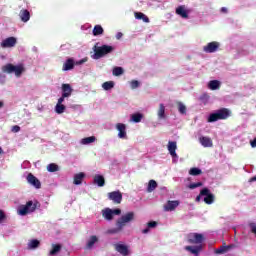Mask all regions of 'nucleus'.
Listing matches in <instances>:
<instances>
[{
	"label": "nucleus",
	"instance_id": "a211bd4d",
	"mask_svg": "<svg viewBox=\"0 0 256 256\" xmlns=\"http://www.w3.org/2000/svg\"><path fill=\"white\" fill-rule=\"evenodd\" d=\"M168 151L171 155V157H177V142L175 141H169L168 142Z\"/></svg>",
	"mask_w": 256,
	"mask_h": 256
},
{
	"label": "nucleus",
	"instance_id": "20e7f679",
	"mask_svg": "<svg viewBox=\"0 0 256 256\" xmlns=\"http://www.w3.org/2000/svg\"><path fill=\"white\" fill-rule=\"evenodd\" d=\"M99 43L95 44L93 47L94 55L93 59H101L102 57H105V55H109V53H113V46L109 45H102L98 46Z\"/></svg>",
	"mask_w": 256,
	"mask_h": 256
},
{
	"label": "nucleus",
	"instance_id": "5701e85b",
	"mask_svg": "<svg viewBox=\"0 0 256 256\" xmlns=\"http://www.w3.org/2000/svg\"><path fill=\"white\" fill-rule=\"evenodd\" d=\"M83 179H85V173L83 172L74 175V185H81V183H83Z\"/></svg>",
	"mask_w": 256,
	"mask_h": 256
},
{
	"label": "nucleus",
	"instance_id": "412c9836",
	"mask_svg": "<svg viewBox=\"0 0 256 256\" xmlns=\"http://www.w3.org/2000/svg\"><path fill=\"white\" fill-rule=\"evenodd\" d=\"M199 142L201 143L202 147H213V140L207 136L200 137Z\"/></svg>",
	"mask_w": 256,
	"mask_h": 256
},
{
	"label": "nucleus",
	"instance_id": "0eeeda50",
	"mask_svg": "<svg viewBox=\"0 0 256 256\" xmlns=\"http://www.w3.org/2000/svg\"><path fill=\"white\" fill-rule=\"evenodd\" d=\"M121 213V209H110V208H105L102 210V217L106 219V221H112L114 215H119Z\"/></svg>",
	"mask_w": 256,
	"mask_h": 256
},
{
	"label": "nucleus",
	"instance_id": "423d86ee",
	"mask_svg": "<svg viewBox=\"0 0 256 256\" xmlns=\"http://www.w3.org/2000/svg\"><path fill=\"white\" fill-rule=\"evenodd\" d=\"M2 71L4 73H15L16 77H21V74L23 73V71H25V68L23 67V65H7L3 66Z\"/></svg>",
	"mask_w": 256,
	"mask_h": 256
},
{
	"label": "nucleus",
	"instance_id": "5fc2aeb1",
	"mask_svg": "<svg viewBox=\"0 0 256 256\" xmlns=\"http://www.w3.org/2000/svg\"><path fill=\"white\" fill-rule=\"evenodd\" d=\"M221 12H222V13H227V8L222 7V8H221Z\"/></svg>",
	"mask_w": 256,
	"mask_h": 256
},
{
	"label": "nucleus",
	"instance_id": "09e8293b",
	"mask_svg": "<svg viewBox=\"0 0 256 256\" xmlns=\"http://www.w3.org/2000/svg\"><path fill=\"white\" fill-rule=\"evenodd\" d=\"M83 63H87V58H83L79 62L76 63V65H83Z\"/></svg>",
	"mask_w": 256,
	"mask_h": 256
},
{
	"label": "nucleus",
	"instance_id": "79ce46f5",
	"mask_svg": "<svg viewBox=\"0 0 256 256\" xmlns=\"http://www.w3.org/2000/svg\"><path fill=\"white\" fill-rule=\"evenodd\" d=\"M75 68V65H64L62 71H72Z\"/></svg>",
	"mask_w": 256,
	"mask_h": 256
},
{
	"label": "nucleus",
	"instance_id": "1a4fd4ad",
	"mask_svg": "<svg viewBox=\"0 0 256 256\" xmlns=\"http://www.w3.org/2000/svg\"><path fill=\"white\" fill-rule=\"evenodd\" d=\"M108 199L113 201L116 205H119L123 201V194L121 191H113L108 193Z\"/></svg>",
	"mask_w": 256,
	"mask_h": 256
},
{
	"label": "nucleus",
	"instance_id": "de8ad7c7",
	"mask_svg": "<svg viewBox=\"0 0 256 256\" xmlns=\"http://www.w3.org/2000/svg\"><path fill=\"white\" fill-rule=\"evenodd\" d=\"M66 98H67V97H63V94H62V96L58 99L57 104H58V105H63V101H65Z\"/></svg>",
	"mask_w": 256,
	"mask_h": 256
},
{
	"label": "nucleus",
	"instance_id": "a19ab883",
	"mask_svg": "<svg viewBox=\"0 0 256 256\" xmlns=\"http://www.w3.org/2000/svg\"><path fill=\"white\" fill-rule=\"evenodd\" d=\"M130 87H131V89H137V87H139V81H137V80H132V81L130 82Z\"/></svg>",
	"mask_w": 256,
	"mask_h": 256
},
{
	"label": "nucleus",
	"instance_id": "f3484780",
	"mask_svg": "<svg viewBox=\"0 0 256 256\" xmlns=\"http://www.w3.org/2000/svg\"><path fill=\"white\" fill-rule=\"evenodd\" d=\"M19 17L22 21V23H27L29 19H31V13L27 9H22L19 12Z\"/></svg>",
	"mask_w": 256,
	"mask_h": 256
},
{
	"label": "nucleus",
	"instance_id": "4be33fe9",
	"mask_svg": "<svg viewBox=\"0 0 256 256\" xmlns=\"http://www.w3.org/2000/svg\"><path fill=\"white\" fill-rule=\"evenodd\" d=\"M94 185H97L98 187H105V177L100 174L95 175Z\"/></svg>",
	"mask_w": 256,
	"mask_h": 256
},
{
	"label": "nucleus",
	"instance_id": "49530a36",
	"mask_svg": "<svg viewBox=\"0 0 256 256\" xmlns=\"http://www.w3.org/2000/svg\"><path fill=\"white\" fill-rule=\"evenodd\" d=\"M12 131H14V133H19L21 131V127H19L18 125L13 126Z\"/></svg>",
	"mask_w": 256,
	"mask_h": 256
},
{
	"label": "nucleus",
	"instance_id": "864d4df0",
	"mask_svg": "<svg viewBox=\"0 0 256 256\" xmlns=\"http://www.w3.org/2000/svg\"><path fill=\"white\" fill-rule=\"evenodd\" d=\"M142 233H144V235L147 234V233H149V228L143 229V230H142Z\"/></svg>",
	"mask_w": 256,
	"mask_h": 256
},
{
	"label": "nucleus",
	"instance_id": "37998d69",
	"mask_svg": "<svg viewBox=\"0 0 256 256\" xmlns=\"http://www.w3.org/2000/svg\"><path fill=\"white\" fill-rule=\"evenodd\" d=\"M147 227H148V229H153V228L157 227V222L150 221L147 223Z\"/></svg>",
	"mask_w": 256,
	"mask_h": 256
},
{
	"label": "nucleus",
	"instance_id": "c85d7f7f",
	"mask_svg": "<svg viewBox=\"0 0 256 256\" xmlns=\"http://www.w3.org/2000/svg\"><path fill=\"white\" fill-rule=\"evenodd\" d=\"M61 244H52V249L49 253V255L53 256V255H57V253H59L61 251Z\"/></svg>",
	"mask_w": 256,
	"mask_h": 256
},
{
	"label": "nucleus",
	"instance_id": "7c9ffc66",
	"mask_svg": "<svg viewBox=\"0 0 256 256\" xmlns=\"http://www.w3.org/2000/svg\"><path fill=\"white\" fill-rule=\"evenodd\" d=\"M178 111L181 115H187V106L182 102H177Z\"/></svg>",
	"mask_w": 256,
	"mask_h": 256
},
{
	"label": "nucleus",
	"instance_id": "aec40b11",
	"mask_svg": "<svg viewBox=\"0 0 256 256\" xmlns=\"http://www.w3.org/2000/svg\"><path fill=\"white\" fill-rule=\"evenodd\" d=\"M72 93H73V88H71V84H62L63 97H71Z\"/></svg>",
	"mask_w": 256,
	"mask_h": 256
},
{
	"label": "nucleus",
	"instance_id": "7ed1b4c3",
	"mask_svg": "<svg viewBox=\"0 0 256 256\" xmlns=\"http://www.w3.org/2000/svg\"><path fill=\"white\" fill-rule=\"evenodd\" d=\"M230 115L231 110H229V108H221L215 113L210 114L207 121L208 123H215V121H225V119H229Z\"/></svg>",
	"mask_w": 256,
	"mask_h": 256
},
{
	"label": "nucleus",
	"instance_id": "f8f14e48",
	"mask_svg": "<svg viewBox=\"0 0 256 256\" xmlns=\"http://www.w3.org/2000/svg\"><path fill=\"white\" fill-rule=\"evenodd\" d=\"M15 45H17V38H15V37H8V38L4 39L1 43V46L4 49L15 47Z\"/></svg>",
	"mask_w": 256,
	"mask_h": 256
},
{
	"label": "nucleus",
	"instance_id": "2eb2a0df",
	"mask_svg": "<svg viewBox=\"0 0 256 256\" xmlns=\"http://www.w3.org/2000/svg\"><path fill=\"white\" fill-rule=\"evenodd\" d=\"M115 250L120 253V255L128 256L129 255V247L125 244H116Z\"/></svg>",
	"mask_w": 256,
	"mask_h": 256
},
{
	"label": "nucleus",
	"instance_id": "cd10ccee",
	"mask_svg": "<svg viewBox=\"0 0 256 256\" xmlns=\"http://www.w3.org/2000/svg\"><path fill=\"white\" fill-rule=\"evenodd\" d=\"M41 245V242L37 239H32L28 242V249H37Z\"/></svg>",
	"mask_w": 256,
	"mask_h": 256
},
{
	"label": "nucleus",
	"instance_id": "473e14b6",
	"mask_svg": "<svg viewBox=\"0 0 256 256\" xmlns=\"http://www.w3.org/2000/svg\"><path fill=\"white\" fill-rule=\"evenodd\" d=\"M156 189H157V182L155 180H150L148 183L147 192L153 193V191Z\"/></svg>",
	"mask_w": 256,
	"mask_h": 256
},
{
	"label": "nucleus",
	"instance_id": "c9c22d12",
	"mask_svg": "<svg viewBox=\"0 0 256 256\" xmlns=\"http://www.w3.org/2000/svg\"><path fill=\"white\" fill-rule=\"evenodd\" d=\"M47 171H49V173H55L59 171V165L51 163L47 166Z\"/></svg>",
	"mask_w": 256,
	"mask_h": 256
},
{
	"label": "nucleus",
	"instance_id": "6ab92c4d",
	"mask_svg": "<svg viewBox=\"0 0 256 256\" xmlns=\"http://www.w3.org/2000/svg\"><path fill=\"white\" fill-rule=\"evenodd\" d=\"M177 207H179V201L174 200L171 201L169 200L167 202V204L164 206L165 211H175V209H177Z\"/></svg>",
	"mask_w": 256,
	"mask_h": 256
},
{
	"label": "nucleus",
	"instance_id": "39448f33",
	"mask_svg": "<svg viewBox=\"0 0 256 256\" xmlns=\"http://www.w3.org/2000/svg\"><path fill=\"white\" fill-rule=\"evenodd\" d=\"M37 209V203H33V201H28L26 205H21L18 208V213L22 216L29 215V213H33Z\"/></svg>",
	"mask_w": 256,
	"mask_h": 256
},
{
	"label": "nucleus",
	"instance_id": "9b49d317",
	"mask_svg": "<svg viewBox=\"0 0 256 256\" xmlns=\"http://www.w3.org/2000/svg\"><path fill=\"white\" fill-rule=\"evenodd\" d=\"M26 179L29 185H32V187H35V189H41V181H39L38 178L35 177V175L29 173Z\"/></svg>",
	"mask_w": 256,
	"mask_h": 256
},
{
	"label": "nucleus",
	"instance_id": "a878e982",
	"mask_svg": "<svg viewBox=\"0 0 256 256\" xmlns=\"http://www.w3.org/2000/svg\"><path fill=\"white\" fill-rule=\"evenodd\" d=\"M92 33L94 37H98V35H103V33H105V30L103 29L102 25H95Z\"/></svg>",
	"mask_w": 256,
	"mask_h": 256
},
{
	"label": "nucleus",
	"instance_id": "3c124183",
	"mask_svg": "<svg viewBox=\"0 0 256 256\" xmlns=\"http://www.w3.org/2000/svg\"><path fill=\"white\" fill-rule=\"evenodd\" d=\"M121 37H123V33L118 32V33L116 34V39H121Z\"/></svg>",
	"mask_w": 256,
	"mask_h": 256
},
{
	"label": "nucleus",
	"instance_id": "bf43d9fd",
	"mask_svg": "<svg viewBox=\"0 0 256 256\" xmlns=\"http://www.w3.org/2000/svg\"><path fill=\"white\" fill-rule=\"evenodd\" d=\"M8 65H11V63H8Z\"/></svg>",
	"mask_w": 256,
	"mask_h": 256
},
{
	"label": "nucleus",
	"instance_id": "e433bc0d",
	"mask_svg": "<svg viewBox=\"0 0 256 256\" xmlns=\"http://www.w3.org/2000/svg\"><path fill=\"white\" fill-rule=\"evenodd\" d=\"M201 173H203V171L199 168H191L189 170V175H192L193 177H197V175H201Z\"/></svg>",
	"mask_w": 256,
	"mask_h": 256
},
{
	"label": "nucleus",
	"instance_id": "393cba45",
	"mask_svg": "<svg viewBox=\"0 0 256 256\" xmlns=\"http://www.w3.org/2000/svg\"><path fill=\"white\" fill-rule=\"evenodd\" d=\"M99 241V238L95 235H92L90 236L87 244H86V247L87 249H93V246L95 245V243H97Z\"/></svg>",
	"mask_w": 256,
	"mask_h": 256
},
{
	"label": "nucleus",
	"instance_id": "603ef678",
	"mask_svg": "<svg viewBox=\"0 0 256 256\" xmlns=\"http://www.w3.org/2000/svg\"><path fill=\"white\" fill-rule=\"evenodd\" d=\"M201 196H202V195L200 194V195H198V196L196 197V202H197V203H199V201H201Z\"/></svg>",
	"mask_w": 256,
	"mask_h": 256
},
{
	"label": "nucleus",
	"instance_id": "c03bdc74",
	"mask_svg": "<svg viewBox=\"0 0 256 256\" xmlns=\"http://www.w3.org/2000/svg\"><path fill=\"white\" fill-rule=\"evenodd\" d=\"M7 219V216L5 215V212L3 210H0V223H3Z\"/></svg>",
	"mask_w": 256,
	"mask_h": 256
},
{
	"label": "nucleus",
	"instance_id": "13d9d810",
	"mask_svg": "<svg viewBox=\"0 0 256 256\" xmlns=\"http://www.w3.org/2000/svg\"><path fill=\"white\" fill-rule=\"evenodd\" d=\"M0 155H3V148L0 147Z\"/></svg>",
	"mask_w": 256,
	"mask_h": 256
},
{
	"label": "nucleus",
	"instance_id": "4d7b16f0",
	"mask_svg": "<svg viewBox=\"0 0 256 256\" xmlns=\"http://www.w3.org/2000/svg\"><path fill=\"white\" fill-rule=\"evenodd\" d=\"M250 181H256V176L252 177Z\"/></svg>",
	"mask_w": 256,
	"mask_h": 256
},
{
	"label": "nucleus",
	"instance_id": "9d476101",
	"mask_svg": "<svg viewBox=\"0 0 256 256\" xmlns=\"http://www.w3.org/2000/svg\"><path fill=\"white\" fill-rule=\"evenodd\" d=\"M219 47H221V44L217 41H213L204 46L203 51L205 53H216V51H219Z\"/></svg>",
	"mask_w": 256,
	"mask_h": 256
},
{
	"label": "nucleus",
	"instance_id": "a18cd8bd",
	"mask_svg": "<svg viewBox=\"0 0 256 256\" xmlns=\"http://www.w3.org/2000/svg\"><path fill=\"white\" fill-rule=\"evenodd\" d=\"M64 65H75V59L69 58L68 60H66Z\"/></svg>",
	"mask_w": 256,
	"mask_h": 256
},
{
	"label": "nucleus",
	"instance_id": "2f4dec72",
	"mask_svg": "<svg viewBox=\"0 0 256 256\" xmlns=\"http://www.w3.org/2000/svg\"><path fill=\"white\" fill-rule=\"evenodd\" d=\"M95 141H97V138L95 136H90V137L83 138L81 140V143L82 145H89V143H95Z\"/></svg>",
	"mask_w": 256,
	"mask_h": 256
},
{
	"label": "nucleus",
	"instance_id": "f03ea898",
	"mask_svg": "<svg viewBox=\"0 0 256 256\" xmlns=\"http://www.w3.org/2000/svg\"><path fill=\"white\" fill-rule=\"evenodd\" d=\"M134 220H135V212L126 213L116 221V228L111 230V233H119L123 231V227H125L127 223H131V221H134Z\"/></svg>",
	"mask_w": 256,
	"mask_h": 256
},
{
	"label": "nucleus",
	"instance_id": "4c0bfd02",
	"mask_svg": "<svg viewBox=\"0 0 256 256\" xmlns=\"http://www.w3.org/2000/svg\"><path fill=\"white\" fill-rule=\"evenodd\" d=\"M55 111L56 113H58V115H61V113H65V105L56 104Z\"/></svg>",
	"mask_w": 256,
	"mask_h": 256
},
{
	"label": "nucleus",
	"instance_id": "dca6fc26",
	"mask_svg": "<svg viewBox=\"0 0 256 256\" xmlns=\"http://www.w3.org/2000/svg\"><path fill=\"white\" fill-rule=\"evenodd\" d=\"M176 14L180 15L182 19H189V11L185 8V5L179 6L176 8Z\"/></svg>",
	"mask_w": 256,
	"mask_h": 256
},
{
	"label": "nucleus",
	"instance_id": "ea45409f",
	"mask_svg": "<svg viewBox=\"0 0 256 256\" xmlns=\"http://www.w3.org/2000/svg\"><path fill=\"white\" fill-rule=\"evenodd\" d=\"M197 187H203V182L192 183L188 186L189 189H197Z\"/></svg>",
	"mask_w": 256,
	"mask_h": 256
},
{
	"label": "nucleus",
	"instance_id": "c756f323",
	"mask_svg": "<svg viewBox=\"0 0 256 256\" xmlns=\"http://www.w3.org/2000/svg\"><path fill=\"white\" fill-rule=\"evenodd\" d=\"M102 87H103L104 91H111V89H113V87H115V82H113V81L104 82L102 84Z\"/></svg>",
	"mask_w": 256,
	"mask_h": 256
},
{
	"label": "nucleus",
	"instance_id": "8fccbe9b",
	"mask_svg": "<svg viewBox=\"0 0 256 256\" xmlns=\"http://www.w3.org/2000/svg\"><path fill=\"white\" fill-rule=\"evenodd\" d=\"M251 147H256V138L253 139V141L250 142Z\"/></svg>",
	"mask_w": 256,
	"mask_h": 256
},
{
	"label": "nucleus",
	"instance_id": "58836bf2",
	"mask_svg": "<svg viewBox=\"0 0 256 256\" xmlns=\"http://www.w3.org/2000/svg\"><path fill=\"white\" fill-rule=\"evenodd\" d=\"M113 75L115 77H119V75H123V69L121 67H115L113 69Z\"/></svg>",
	"mask_w": 256,
	"mask_h": 256
},
{
	"label": "nucleus",
	"instance_id": "6e6d98bb",
	"mask_svg": "<svg viewBox=\"0 0 256 256\" xmlns=\"http://www.w3.org/2000/svg\"><path fill=\"white\" fill-rule=\"evenodd\" d=\"M5 106V103H3V101H0V109H2V107Z\"/></svg>",
	"mask_w": 256,
	"mask_h": 256
},
{
	"label": "nucleus",
	"instance_id": "4468645a",
	"mask_svg": "<svg viewBox=\"0 0 256 256\" xmlns=\"http://www.w3.org/2000/svg\"><path fill=\"white\" fill-rule=\"evenodd\" d=\"M116 128H117V131H119L118 137H119L120 139H125V138L127 137V131H126L127 127L125 126V124H123V123H118V124L116 125Z\"/></svg>",
	"mask_w": 256,
	"mask_h": 256
},
{
	"label": "nucleus",
	"instance_id": "6e6552de",
	"mask_svg": "<svg viewBox=\"0 0 256 256\" xmlns=\"http://www.w3.org/2000/svg\"><path fill=\"white\" fill-rule=\"evenodd\" d=\"M200 195L202 196H206L204 198V202L206 203V205H211L213 203V201H215V195H213L211 193V191L209 190V188H203L200 191Z\"/></svg>",
	"mask_w": 256,
	"mask_h": 256
},
{
	"label": "nucleus",
	"instance_id": "bb28decb",
	"mask_svg": "<svg viewBox=\"0 0 256 256\" xmlns=\"http://www.w3.org/2000/svg\"><path fill=\"white\" fill-rule=\"evenodd\" d=\"M208 87L209 89H211V91H216V89H219L221 87V82H219V80H211L208 83Z\"/></svg>",
	"mask_w": 256,
	"mask_h": 256
},
{
	"label": "nucleus",
	"instance_id": "f704fd0d",
	"mask_svg": "<svg viewBox=\"0 0 256 256\" xmlns=\"http://www.w3.org/2000/svg\"><path fill=\"white\" fill-rule=\"evenodd\" d=\"M131 119L134 123H141V119H143V114L141 113L132 114Z\"/></svg>",
	"mask_w": 256,
	"mask_h": 256
},
{
	"label": "nucleus",
	"instance_id": "b1692460",
	"mask_svg": "<svg viewBox=\"0 0 256 256\" xmlns=\"http://www.w3.org/2000/svg\"><path fill=\"white\" fill-rule=\"evenodd\" d=\"M135 19H138L139 21H143L144 23H149V17L147 15L143 14L142 12H135L134 13Z\"/></svg>",
	"mask_w": 256,
	"mask_h": 256
},
{
	"label": "nucleus",
	"instance_id": "f257e3e1",
	"mask_svg": "<svg viewBox=\"0 0 256 256\" xmlns=\"http://www.w3.org/2000/svg\"><path fill=\"white\" fill-rule=\"evenodd\" d=\"M203 241H205V236L199 233H192L188 235V243L196 246H185V251H188L194 256H199V253L203 251Z\"/></svg>",
	"mask_w": 256,
	"mask_h": 256
},
{
	"label": "nucleus",
	"instance_id": "72a5a7b5",
	"mask_svg": "<svg viewBox=\"0 0 256 256\" xmlns=\"http://www.w3.org/2000/svg\"><path fill=\"white\" fill-rule=\"evenodd\" d=\"M159 119H165V105L160 104L157 112Z\"/></svg>",
	"mask_w": 256,
	"mask_h": 256
},
{
	"label": "nucleus",
	"instance_id": "ddd939ff",
	"mask_svg": "<svg viewBox=\"0 0 256 256\" xmlns=\"http://www.w3.org/2000/svg\"><path fill=\"white\" fill-rule=\"evenodd\" d=\"M233 247H235V245L230 244V245L226 246L225 243H224V245L215 249L214 253H215V255H225V253H227V251H229V249H233Z\"/></svg>",
	"mask_w": 256,
	"mask_h": 256
}]
</instances>
